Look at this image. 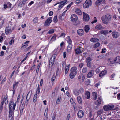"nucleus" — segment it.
Here are the masks:
<instances>
[{
  "label": "nucleus",
  "mask_w": 120,
  "mask_h": 120,
  "mask_svg": "<svg viewBox=\"0 0 120 120\" xmlns=\"http://www.w3.org/2000/svg\"><path fill=\"white\" fill-rule=\"evenodd\" d=\"M111 16L109 14H107L104 16H102L101 19L104 24H107L109 21L111 19Z\"/></svg>",
  "instance_id": "1"
},
{
  "label": "nucleus",
  "mask_w": 120,
  "mask_h": 120,
  "mask_svg": "<svg viewBox=\"0 0 120 120\" xmlns=\"http://www.w3.org/2000/svg\"><path fill=\"white\" fill-rule=\"evenodd\" d=\"M77 69V68L76 67H73L71 68L69 75L71 79L73 78L76 74Z\"/></svg>",
  "instance_id": "2"
},
{
  "label": "nucleus",
  "mask_w": 120,
  "mask_h": 120,
  "mask_svg": "<svg viewBox=\"0 0 120 120\" xmlns=\"http://www.w3.org/2000/svg\"><path fill=\"white\" fill-rule=\"evenodd\" d=\"M16 104V102L14 103L13 101H11L10 102L9 105V110L14 111Z\"/></svg>",
  "instance_id": "3"
},
{
  "label": "nucleus",
  "mask_w": 120,
  "mask_h": 120,
  "mask_svg": "<svg viewBox=\"0 0 120 120\" xmlns=\"http://www.w3.org/2000/svg\"><path fill=\"white\" fill-rule=\"evenodd\" d=\"M92 5V2L91 0H86L83 4V8H86L91 6Z\"/></svg>",
  "instance_id": "4"
},
{
  "label": "nucleus",
  "mask_w": 120,
  "mask_h": 120,
  "mask_svg": "<svg viewBox=\"0 0 120 120\" xmlns=\"http://www.w3.org/2000/svg\"><path fill=\"white\" fill-rule=\"evenodd\" d=\"M12 32L11 28V26H8L6 27L5 33L6 35L10 34Z\"/></svg>",
  "instance_id": "5"
},
{
  "label": "nucleus",
  "mask_w": 120,
  "mask_h": 120,
  "mask_svg": "<svg viewBox=\"0 0 120 120\" xmlns=\"http://www.w3.org/2000/svg\"><path fill=\"white\" fill-rule=\"evenodd\" d=\"M67 2V0H65L58 3L60 4V5L58 6L59 10L64 5L67 3H66Z\"/></svg>",
  "instance_id": "6"
},
{
  "label": "nucleus",
  "mask_w": 120,
  "mask_h": 120,
  "mask_svg": "<svg viewBox=\"0 0 120 120\" xmlns=\"http://www.w3.org/2000/svg\"><path fill=\"white\" fill-rule=\"evenodd\" d=\"M112 108V106L109 105H105L103 107V109L105 111H108L110 110Z\"/></svg>",
  "instance_id": "7"
},
{
  "label": "nucleus",
  "mask_w": 120,
  "mask_h": 120,
  "mask_svg": "<svg viewBox=\"0 0 120 120\" xmlns=\"http://www.w3.org/2000/svg\"><path fill=\"white\" fill-rule=\"evenodd\" d=\"M58 49H55L52 52V55L51 57L53 58V59L55 60L56 58V57L58 53Z\"/></svg>",
  "instance_id": "8"
},
{
  "label": "nucleus",
  "mask_w": 120,
  "mask_h": 120,
  "mask_svg": "<svg viewBox=\"0 0 120 120\" xmlns=\"http://www.w3.org/2000/svg\"><path fill=\"white\" fill-rule=\"evenodd\" d=\"M118 63L120 64V57L119 56L115 58L113 61V64H116Z\"/></svg>",
  "instance_id": "9"
},
{
  "label": "nucleus",
  "mask_w": 120,
  "mask_h": 120,
  "mask_svg": "<svg viewBox=\"0 0 120 120\" xmlns=\"http://www.w3.org/2000/svg\"><path fill=\"white\" fill-rule=\"evenodd\" d=\"M52 20V17L49 18L48 19L45 21L44 25L45 26L49 25L50 23L51 22Z\"/></svg>",
  "instance_id": "10"
},
{
  "label": "nucleus",
  "mask_w": 120,
  "mask_h": 120,
  "mask_svg": "<svg viewBox=\"0 0 120 120\" xmlns=\"http://www.w3.org/2000/svg\"><path fill=\"white\" fill-rule=\"evenodd\" d=\"M82 48L81 47H79L75 49V53L77 55H79L82 52Z\"/></svg>",
  "instance_id": "11"
},
{
  "label": "nucleus",
  "mask_w": 120,
  "mask_h": 120,
  "mask_svg": "<svg viewBox=\"0 0 120 120\" xmlns=\"http://www.w3.org/2000/svg\"><path fill=\"white\" fill-rule=\"evenodd\" d=\"M83 20L86 21H88L89 20L90 18L88 15L84 12H83Z\"/></svg>",
  "instance_id": "12"
},
{
  "label": "nucleus",
  "mask_w": 120,
  "mask_h": 120,
  "mask_svg": "<svg viewBox=\"0 0 120 120\" xmlns=\"http://www.w3.org/2000/svg\"><path fill=\"white\" fill-rule=\"evenodd\" d=\"M84 115V112L82 110H80L77 113L78 117L80 118H82Z\"/></svg>",
  "instance_id": "13"
},
{
  "label": "nucleus",
  "mask_w": 120,
  "mask_h": 120,
  "mask_svg": "<svg viewBox=\"0 0 120 120\" xmlns=\"http://www.w3.org/2000/svg\"><path fill=\"white\" fill-rule=\"evenodd\" d=\"M77 33L80 36H82L84 34V30L82 29H78L77 31Z\"/></svg>",
  "instance_id": "14"
},
{
  "label": "nucleus",
  "mask_w": 120,
  "mask_h": 120,
  "mask_svg": "<svg viewBox=\"0 0 120 120\" xmlns=\"http://www.w3.org/2000/svg\"><path fill=\"white\" fill-rule=\"evenodd\" d=\"M78 17L77 15L75 14L72 15L71 17V20L74 22L76 21L78 19Z\"/></svg>",
  "instance_id": "15"
},
{
  "label": "nucleus",
  "mask_w": 120,
  "mask_h": 120,
  "mask_svg": "<svg viewBox=\"0 0 120 120\" xmlns=\"http://www.w3.org/2000/svg\"><path fill=\"white\" fill-rule=\"evenodd\" d=\"M94 71L93 70H90L88 73L87 75V77L88 78L91 77L94 75Z\"/></svg>",
  "instance_id": "16"
},
{
  "label": "nucleus",
  "mask_w": 120,
  "mask_h": 120,
  "mask_svg": "<svg viewBox=\"0 0 120 120\" xmlns=\"http://www.w3.org/2000/svg\"><path fill=\"white\" fill-rule=\"evenodd\" d=\"M55 60L52 59V57H51L50 60L49 66V67H52L54 64Z\"/></svg>",
  "instance_id": "17"
},
{
  "label": "nucleus",
  "mask_w": 120,
  "mask_h": 120,
  "mask_svg": "<svg viewBox=\"0 0 120 120\" xmlns=\"http://www.w3.org/2000/svg\"><path fill=\"white\" fill-rule=\"evenodd\" d=\"M95 28L97 30H100L104 28L100 24H99L95 26Z\"/></svg>",
  "instance_id": "18"
},
{
  "label": "nucleus",
  "mask_w": 120,
  "mask_h": 120,
  "mask_svg": "<svg viewBox=\"0 0 120 120\" xmlns=\"http://www.w3.org/2000/svg\"><path fill=\"white\" fill-rule=\"evenodd\" d=\"M107 73L106 70H105L103 71H102L99 74V77L102 78Z\"/></svg>",
  "instance_id": "19"
},
{
  "label": "nucleus",
  "mask_w": 120,
  "mask_h": 120,
  "mask_svg": "<svg viewBox=\"0 0 120 120\" xmlns=\"http://www.w3.org/2000/svg\"><path fill=\"white\" fill-rule=\"evenodd\" d=\"M119 36V34L118 32L114 31L113 32V38H117Z\"/></svg>",
  "instance_id": "20"
},
{
  "label": "nucleus",
  "mask_w": 120,
  "mask_h": 120,
  "mask_svg": "<svg viewBox=\"0 0 120 120\" xmlns=\"http://www.w3.org/2000/svg\"><path fill=\"white\" fill-rule=\"evenodd\" d=\"M29 93L30 91L29 92L28 94H27L26 98V100L25 102V104L26 105H27L28 104V100L30 98V97L31 96V94L29 96V98L28 99H27V98L28 97V96Z\"/></svg>",
  "instance_id": "21"
},
{
  "label": "nucleus",
  "mask_w": 120,
  "mask_h": 120,
  "mask_svg": "<svg viewBox=\"0 0 120 120\" xmlns=\"http://www.w3.org/2000/svg\"><path fill=\"white\" fill-rule=\"evenodd\" d=\"M29 41H26L25 42L24 44H22V47L21 48H26L27 47L28 45V44L29 42Z\"/></svg>",
  "instance_id": "22"
},
{
  "label": "nucleus",
  "mask_w": 120,
  "mask_h": 120,
  "mask_svg": "<svg viewBox=\"0 0 120 120\" xmlns=\"http://www.w3.org/2000/svg\"><path fill=\"white\" fill-rule=\"evenodd\" d=\"M75 11L76 13L80 15H82V13L81 10L79 8L75 9Z\"/></svg>",
  "instance_id": "23"
},
{
  "label": "nucleus",
  "mask_w": 120,
  "mask_h": 120,
  "mask_svg": "<svg viewBox=\"0 0 120 120\" xmlns=\"http://www.w3.org/2000/svg\"><path fill=\"white\" fill-rule=\"evenodd\" d=\"M73 93L76 96L79 95L80 93L79 90L77 89L74 90Z\"/></svg>",
  "instance_id": "24"
},
{
  "label": "nucleus",
  "mask_w": 120,
  "mask_h": 120,
  "mask_svg": "<svg viewBox=\"0 0 120 120\" xmlns=\"http://www.w3.org/2000/svg\"><path fill=\"white\" fill-rule=\"evenodd\" d=\"M72 45H68L67 47V52H70L72 49Z\"/></svg>",
  "instance_id": "25"
},
{
  "label": "nucleus",
  "mask_w": 120,
  "mask_h": 120,
  "mask_svg": "<svg viewBox=\"0 0 120 120\" xmlns=\"http://www.w3.org/2000/svg\"><path fill=\"white\" fill-rule=\"evenodd\" d=\"M19 83V82H14V83L13 84V89H16V88L18 86V84Z\"/></svg>",
  "instance_id": "26"
},
{
  "label": "nucleus",
  "mask_w": 120,
  "mask_h": 120,
  "mask_svg": "<svg viewBox=\"0 0 120 120\" xmlns=\"http://www.w3.org/2000/svg\"><path fill=\"white\" fill-rule=\"evenodd\" d=\"M4 100L2 101L1 102L0 106V113H1L3 107Z\"/></svg>",
  "instance_id": "27"
},
{
  "label": "nucleus",
  "mask_w": 120,
  "mask_h": 120,
  "mask_svg": "<svg viewBox=\"0 0 120 120\" xmlns=\"http://www.w3.org/2000/svg\"><path fill=\"white\" fill-rule=\"evenodd\" d=\"M13 110H9V118L11 117H13L14 116V111Z\"/></svg>",
  "instance_id": "28"
},
{
  "label": "nucleus",
  "mask_w": 120,
  "mask_h": 120,
  "mask_svg": "<svg viewBox=\"0 0 120 120\" xmlns=\"http://www.w3.org/2000/svg\"><path fill=\"white\" fill-rule=\"evenodd\" d=\"M108 30H102L100 31V33L101 34L104 35H106L108 34Z\"/></svg>",
  "instance_id": "29"
},
{
  "label": "nucleus",
  "mask_w": 120,
  "mask_h": 120,
  "mask_svg": "<svg viewBox=\"0 0 120 120\" xmlns=\"http://www.w3.org/2000/svg\"><path fill=\"white\" fill-rule=\"evenodd\" d=\"M77 101L79 104H82V98L80 96H78L77 98Z\"/></svg>",
  "instance_id": "30"
},
{
  "label": "nucleus",
  "mask_w": 120,
  "mask_h": 120,
  "mask_svg": "<svg viewBox=\"0 0 120 120\" xmlns=\"http://www.w3.org/2000/svg\"><path fill=\"white\" fill-rule=\"evenodd\" d=\"M85 31L86 33L88 32L90 29L89 26L88 25H85L84 27Z\"/></svg>",
  "instance_id": "31"
},
{
  "label": "nucleus",
  "mask_w": 120,
  "mask_h": 120,
  "mask_svg": "<svg viewBox=\"0 0 120 120\" xmlns=\"http://www.w3.org/2000/svg\"><path fill=\"white\" fill-rule=\"evenodd\" d=\"M85 96L86 97L87 99H89L90 96V93L88 91H86L85 94Z\"/></svg>",
  "instance_id": "32"
},
{
  "label": "nucleus",
  "mask_w": 120,
  "mask_h": 120,
  "mask_svg": "<svg viewBox=\"0 0 120 120\" xmlns=\"http://www.w3.org/2000/svg\"><path fill=\"white\" fill-rule=\"evenodd\" d=\"M99 41V40L98 38H92L90 40V41L92 42H98Z\"/></svg>",
  "instance_id": "33"
},
{
  "label": "nucleus",
  "mask_w": 120,
  "mask_h": 120,
  "mask_svg": "<svg viewBox=\"0 0 120 120\" xmlns=\"http://www.w3.org/2000/svg\"><path fill=\"white\" fill-rule=\"evenodd\" d=\"M103 112V109H101L99 110L97 112V114L98 116L102 114Z\"/></svg>",
  "instance_id": "34"
},
{
  "label": "nucleus",
  "mask_w": 120,
  "mask_h": 120,
  "mask_svg": "<svg viewBox=\"0 0 120 120\" xmlns=\"http://www.w3.org/2000/svg\"><path fill=\"white\" fill-rule=\"evenodd\" d=\"M92 95L94 99V100H96L98 97V94H97L95 92H94L93 93Z\"/></svg>",
  "instance_id": "35"
},
{
  "label": "nucleus",
  "mask_w": 120,
  "mask_h": 120,
  "mask_svg": "<svg viewBox=\"0 0 120 120\" xmlns=\"http://www.w3.org/2000/svg\"><path fill=\"white\" fill-rule=\"evenodd\" d=\"M56 34H55L51 38L50 41L52 42L53 41L56 40Z\"/></svg>",
  "instance_id": "36"
},
{
  "label": "nucleus",
  "mask_w": 120,
  "mask_h": 120,
  "mask_svg": "<svg viewBox=\"0 0 120 120\" xmlns=\"http://www.w3.org/2000/svg\"><path fill=\"white\" fill-rule=\"evenodd\" d=\"M67 38L68 39V40H67V42L68 43V45H72V40L70 39V37L68 36Z\"/></svg>",
  "instance_id": "37"
},
{
  "label": "nucleus",
  "mask_w": 120,
  "mask_h": 120,
  "mask_svg": "<svg viewBox=\"0 0 120 120\" xmlns=\"http://www.w3.org/2000/svg\"><path fill=\"white\" fill-rule=\"evenodd\" d=\"M68 65L67 66H66L65 68V74H67L68 71L69 70V67Z\"/></svg>",
  "instance_id": "38"
},
{
  "label": "nucleus",
  "mask_w": 120,
  "mask_h": 120,
  "mask_svg": "<svg viewBox=\"0 0 120 120\" xmlns=\"http://www.w3.org/2000/svg\"><path fill=\"white\" fill-rule=\"evenodd\" d=\"M101 98L100 97H98V100H97V102L98 105L100 104L101 103Z\"/></svg>",
  "instance_id": "39"
},
{
  "label": "nucleus",
  "mask_w": 120,
  "mask_h": 120,
  "mask_svg": "<svg viewBox=\"0 0 120 120\" xmlns=\"http://www.w3.org/2000/svg\"><path fill=\"white\" fill-rule=\"evenodd\" d=\"M103 0H98L95 2V4L96 5H99L101 3Z\"/></svg>",
  "instance_id": "40"
},
{
  "label": "nucleus",
  "mask_w": 120,
  "mask_h": 120,
  "mask_svg": "<svg viewBox=\"0 0 120 120\" xmlns=\"http://www.w3.org/2000/svg\"><path fill=\"white\" fill-rule=\"evenodd\" d=\"M100 45V44L99 42H97L94 44V46L93 47L94 48H96L98 47Z\"/></svg>",
  "instance_id": "41"
},
{
  "label": "nucleus",
  "mask_w": 120,
  "mask_h": 120,
  "mask_svg": "<svg viewBox=\"0 0 120 120\" xmlns=\"http://www.w3.org/2000/svg\"><path fill=\"white\" fill-rule=\"evenodd\" d=\"M108 64L109 65H111L112 64V60L110 58H109L108 59Z\"/></svg>",
  "instance_id": "42"
},
{
  "label": "nucleus",
  "mask_w": 120,
  "mask_h": 120,
  "mask_svg": "<svg viewBox=\"0 0 120 120\" xmlns=\"http://www.w3.org/2000/svg\"><path fill=\"white\" fill-rule=\"evenodd\" d=\"M87 71V68L86 67H84L82 70V72L83 73H85Z\"/></svg>",
  "instance_id": "43"
},
{
  "label": "nucleus",
  "mask_w": 120,
  "mask_h": 120,
  "mask_svg": "<svg viewBox=\"0 0 120 120\" xmlns=\"http://www.w3.org/2000/svg\"><path fill=\"white\" fill-rule=\"evenodd\" d=\"M25 3L23 2H21L20 3L19 5H18V7H22L23 6L25 5Z\"/></svg>",
  "instance_id": "44"
},
{
  "label": "nucleus",
  "mask_w": 120,
  "mask_h": 120,
  "mask_svg": "<svg viewBox=\"0 0 120 120\" xmlns=\"http://www.w3.org/2000/svg\"><path fill=\"white\" fill-rule=\"evenodd\" d=\"M92 59L90 57H88L87 58L86 60V63H87L89 62H91V61L92 60Z\"/></svg>",
  "instance_id": "45"
},
{
  "label": "nucleus",
  "mask_w": 120,
  "mask_h": 120,
  "mask_svg": "<svg viewBox=\"0 0 120 120\" xmlns=\"http://www.w3.org/2000/svg\"><path fill=\"white\" fill-rule=\"evenodd\" d=\"M87 66L89 68H91L92 65V63L91 62H88L87 63Z\"/></svg>",
  "instance_id": "46"
},
{
  "label": "nucleus",
  "mask_w": 120,
  "mask_h": 120,
  "mask_svg": "<svg viewBox=\"0 0 120 120\" xmlns=\"http://www.w3.org/2000/svg\"><path fill=\"white\" fill-rule=\"evenodd\" d=\"M61 99L60 97H58L56 101V103L57 104H59L60 103Z\"/></svg>",
  "instance_id": "47"
},
{
  "label": "nucleus",
  "mask_w": 120,
  "mask_h": 120,
  "mask_svg": "<svg viewBox=\"0 0 120 120\" xmlns=\"http://www.w3.org/2000/svg\"><path fill=\"white\" fill-rule=\"evenodd\" d=\"M37 95L36 94H35L34 95L33 99V102H35L36 101V99L37 98Z\"/></svg>",
  "instance_id": "48"
},
{
  "label": "nucleus",
  "mask_w": 120,
  "mask_h": 120,
  "mask_svg": "<svg viewBox=\"0 0 120 120\" xmlns=\"http://www.w3.org/2000/svg\"><path fill=\"white\" fill-rule=\"evenodd\" d=\"M97 21V19H96V18L94 17V18L93 20L91 22V23L93 24L95 22H96Z\"/></svg>",
  "instance_id": "49"
},
{
  "label": "nucleus",
  "mask_w": 120,
  "mask_h": 120,
  "mask_svg": "<svg viewBox=\"0 0 120 120\" xmlns=\"http://www.w3.org/2000/svg\"><path fill=\"white\" fill-rule=\"evenodd\" d=\"M54 32V30L53 29H52L49 30L48 32V33L49 34H51Z\"/></svg>",
  "instance_id": "50"
},
{
  "label": "nucleus",
  "mask_w": 120,
  "mask_h": 120,
  "mask_svg": "<svg viewBox=\"0 0 120 120\" xmlns=\"http://www.w3.org/2000/svg\"><path fill=\"white\" fill-rule=\"evenodd\" d=\"M56 78L55 75H54L52 76L51 78V81L52 82H54Z\"/></svg>",
  "instance_id": "51"
},
{
  "label": "nucleus",
  "mask_w": 120,
  "mask_h": 120,
  "mask_svg": "<svg viewBox=\"0 0 120 120\" xmlns=\"http://www.w3.org/2000/svg\"><path fill=\"white\" fill-rule=\"evenodd\" d=\"M59 18L61 20H63L64 19V16L60 15L59 16Z\"/></svg>",
  "instance_id": "52"
},
{
  "label": "nucleus",
  "mask_w": 120,
  "mask_h": 120,
  "mask_svg": "<svg viewBox=\"0 0 120 120\" xmlns=\"http://www.w3.org/2000/svg\"><path fill=\"white\" fill-rule=\"evenodd\" d=\"M4 100L5 103V104H7L8 102V100L7 97L5 98V97H4Z\"/></svg>",
  "instance_id": "53"
},
{
  "label": "nucleus",
  "mask_w": 120,
  "mask_h": 120,
  "mask_svg": "<svg viewBox=\"0 0 120 120\" xmlns=\"http://www.w3.org/2000/svg\"><path fill=\"white\" fill-rule=\"evenodd\" d=\"M57 17V16L56 15L54 17L53 20L54 22H55V23L56 22L58 21Z\"/></svg>",
  "instance_id": "54"
},
{
  "label": "nucleus",
  "mask_w": 120,
  "mask_h": 120,
  "mask_svg": "<svg viewBox=\"0 0 120 120\" xmlns=\"http://www.w3.org/2000/svg\"><path fill=\"white\" fill-rule=\"evenodd\" d=\"M105 56L104 54L101 55L99 56H98V58L100 59H102Z\"/></svg>",
  "instance_id": "55"
},
{
  "label": "nucleus",
  "mask_w": 120,
  "mask_h": 120,
  "mask_svg": "<svg viewBox=\"0 0 120 120\" xmlns=\"http://www.w3.org/2000/svg\"><path fill=\"white\" fill-rule=\"evenodd\" d=\"M100 67H99L96 70L95 72L96 73H98L101 71L100 70Z\"/></svg>",
  "instance_id": "56"
},
{
  "label": "nucleus",
  "mask_w": 120,
  "mask_h": 120,
  "mask_svg": "<svg viewBox=\"0 0 120 120\" xmlns=\"http://www.w3.org/2000/svg\"><path fill=\"white\" fill-rule=\"evenodd\" d=\"M38 17H35L34 19L33 20V22L34 23H37L38 22Z\"/></svg>",
  "instance_id": "57"
},
{
  "label": "nucleus",
  "mask_w": 120,
  "mask_h": 120,
  "mask_svg": "<svg viewBox=\"0 0 120 120\" xmlns=\"http://www.w3.org/2000/svg\"><path fill=\"white\" fill-rule=\"evenodd\" d=\"M106 49H102V51L101 52V53H105L106 52L105 50H106Z\"/></svg>",
  "instance_id": "58"
},
{
  "label": "nucleus",
  "mask_w": 120,
  "mask_h": 120,
  "mask_svg": "<svg viewBox=\"0 0 120 120\" xmlns=\"http://www.w3.org/2000/svg\"><path fill=\"white\" fill-rule=\"evenodd\" d=\"M73 3L71 2L69 5H68L67 7V8L68 9L73 4Z\"/></svg>",
  "instance_id": "59"
},
{
  "label": "nucleus",
  "mask_w": 120,
  "mask_h": 120,
  "mask_svg": "<svg viewBox=\"0 0 120 120\" xmlns=\"http://www.w3.org/2000/svg\"><path fill=\"white\" fill-rule=\"evenodd\" d=\"M20 98V94H19L18 95V96L17 97V101L15 102H16V103L17 102H18L19 101V100Z\"/></svg>",
  "instance_id": "60"
},
{
  "label": "nucleus",
  "mask_w": 120,
  "mask_h": 120,
  "mask_svg": "<svg viewBox=\"0 0 120 120\" xmlns=\"http://www.w3.org/2000/svg\"><path fill=\"white\" fill-rule=\"evenodd\" d=\"M67 53L66 52H64L63 53V57L64 58H66V56Z\"/></svg>",
  "instance_id": "61"
},
{
  "label": "nucleus",
  "mask_w": 120,
  "mask_h": 120,
  "mask_svg": "<svg viewBox=\"0 0 120 120\" xmlns=\"http://www.w3.org/2000/svg\"><path fill=\"white\" fill-rule=\"evenodd\" d=\"M59 68H57V69L56 72V76L58 75L59 74Z\"/></svg>",
  "instance_id": "62"
},
{
  "label": "nucleus",
  "mask_w": 120,
  "mask_h": 120,
  "mask_svg": "<svg viewBox=\"0 0 120 120\" xmlns=\"http://www.w3.org/2000/svg\"><path fill=\"white\" fill-rule=\"evenodd\" d=\"M14 40H11L9 42V44L10 45H12L14 42Z\"/></svg>",
  "instance_id": "63"
},
{
  "label": "nucleus",
  "mask_w": 120,
  "mask_h": 120,
  "mask_svg": "<svg viewBox=\"0 0 120 120\" xmlns=\"http://www.w3.org/2000/svg\"><path fill=\"white\" fill-rule=\"evenodd\" d=\"M84 65V64L83 63L80 64L79 66V67L81 68L83 67Z\"/></svg>",
  "instance_id": "64"
}]
</instances>
